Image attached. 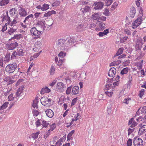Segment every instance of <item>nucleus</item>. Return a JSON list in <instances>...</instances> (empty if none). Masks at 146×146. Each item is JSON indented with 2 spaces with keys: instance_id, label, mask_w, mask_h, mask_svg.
<instances>
[{
  "instance_id": "nucleus-1",
  "label": "nucleus",
  "mask_w": 146,
  "mask_h": 146,
  "mask_svg": "<svg viewBox=\"0 0 146 146\" xmlns=\"http://www.w3.org/2000/svg\"><path fill=\"white\" fill-rule=\"evenodd\" d=\"M143 10L141 8H140L139 13V16L138 17L137 19H136L132 24V27L133 29L136 28L138 26H139L142 22V16L143 15L142 14Z\"/></svg>"
},
{
  "instance_id": "nucleus-2",
  "label": "nucleus",
  "mask_w": 146,
  "mask_h": 146,
  "mask_svg": "<svg viewBox=\"0 0 146 146\" xmlns=\"http://www.w3.org/2000/svg\"><path fill=\"white\" fill-rule=\"evenodd\" d=\"M6 20L8 21V23L9 25H10L11 26H13V25L17 23L19 21L18 19L15 18L13 19V20L12 22H11L10 17L8 15V11L6 12V15L4 16L3 17L2 21H3Z\"/></svg>"
},
{
  "instance_id": "nucleus-3",
  "label": "nucleus",
  "mask_w": 146,
  "mask_h": 146,
  "mask_svg": "<svg viewBox=\"0 0 146 146\" xmlns=\"http://www.w3.org/2000/svg\"><path fill=\"white\" fill-rule=\"evenodd\" d=\"M42 31L38 30L35 27L32 28L30 30V33L35 39L38 38L39 36L42 33Z\"/></svg>"
},
{
  "instance_id": "nucleus-4",
  "label": "nucleus",
  "mask_w": 146,
  "mask_h": 146,
  "mask_svg": "<svg viewBox=\"0 0 146 146\" xmlns=\"http://www.w3.org/2000/svg\"><path fill=\"white\" fill-rule=\"evenodd\" d=\"M17 66L15 63L9 64L6 67L5 71L9 73H13L17 68Z\"/></svg>"
},
{
  "instance_id": "nucleus-5",
  "label": "nucleus",
  "mask_w": 146,
  "mask_h": 146,
  "mask_svg": "<svg viewBox=\"0 0 146 146\" xmlns=\"http://www.w3.org/2000/svg\"><path fill=\"white\" fill-rule=\"evenodd\" d=\"M52 99L47 97H43L40 99V102L42 105L45 106H51Z\"/></svg>"
},
{
  "instance_id": "nucleus-6",
  "label": "nucleus",
  "mask_w": 146,
  "mask_h": 146,
  "mask_svg": "<svg viewBox=\"0 0 146 146\" xmlns=\"http://www.w3.org/2000/svg\"><path fill=\"white\" fill-rule=\"evenodd\" d=\"M133 143L134 146H142L143 145V141L138 137L134 138Z\"/></svg>"
},
{
  "instance_id": "nucleus-7",
  "label": "nucleus",
  "mask_w": 146,
  "mask_h": 146,
  "mask_svg": "<svg viewBox=\"0 0 146 146\" xmlns=\"http://www.w3.org/2000/svg\"><path fill=\"white\" fill-rule=\"evenodd\" d=\"M66 40L64 39H60L58 40L57 44L62 50L64 49Z\"/></svg>"
},
{
  "instance_id": "nucleus-8",
  "label": "nucleus",
  "mask_w": 146,
  "mask_h": 146,
  "mask_svg": "<svg viewBox=\"0 0 146 146\" xmlns=\"http://www.w3.org/2000/svg\"><path fill=\"white\" fill-rule=\"evenodd\" d=\"M138 126L139 127L138 131L139 134L141 135L146 131V125H143L142 124L140 123L139 124Z\"/></svg>"
},
{
  "instance_id": "nucleus-9",
  "label": "nucleus",
  "mask_w": 146,
  "mask_h": 146,
  "mask_svg": "<svg viewBox=\"0 0 146 146\" xmlns=\"http://www.w3.org/2000/svg\"><path fill=\"white\" fill-rule=\"evenodd\" d=\"M19 13L21 17H25L27 15L26 9L22 7H20L19 8Z\"/></svg>"
},
{
  "instance_id": "nucleus-10",
  "label": "nucleus",
  "mask_w": 146,
  "mask_h": 146,
  "mask_svg": "<svg viewBox=\"0 0 146 146\" xmlns=\"http://www.w3.org/2000/svg\"><path fill=\"white\" fill-rule=\"evenodd\" d=\"M104 3L102 2H95L94 5L95 6L94 9L95 10L100 9L102 8L104 6Z\"/></svg>"
},
{
  "instance_id": "nucleus-11",
  "label": "nucleus",
  "mask_w": 146,
  "mask_h": 146,
  "mask_svg": "<svg viewBox=\"0 0 146 146\" xmlns=\"http://www.w3.org/2000/svg\"><path fill=\"white\" fill-rule=\"evenodd\" d=\"M99 22L98 26L96 29V31H103L106 29L105 24L102 22Z\"/></svg>"
},
{
  "instance_id": "nucleus-12",
  "label": "nucleus",
  "mask_w": 146,
  "mask_h": 146,
  "mask_svg": "<svg viewBox=\"0 0 146 146\" xmlns=\"http://www.w3.org/2000/svg\"><path fill=\"white\" fill-rule=\"evenodd\" d=\"M24 86H21L17 90V92L16 93V97L17 98H19V97L22 96L21 94L23 92V90L24 89Z\"/></svg>"
},
{
  "instance_id": "nucleus-13",
  "label": "nucleus",
  "mask_w": 146,
  "mask_h": 146,
  "mask_svg": "<svg viewBox=\"0 0 146 146\" xmlns=\"http://www.w3.org/2000/svg\"><path fill=\"white\" fill-rule=\"evenodd\" d=\"M116 69L114 67L111 68L109 70L108 73V75L110 77H113L116 73Z\"/></svg>"
},
{
  "instance_id": "nucleus-14",
  "label": "nucleus",
  "mask_w": 146,
  "mask_h": 146,
  "mask_svg": "<svg viewBox=\"0 0 146 146\" xmlns=\"http://www.w3.org/2000/svg\"><path fill=\"white\" fill-rule=\"evenodd\" d=\"M8 99L9 101H11L12 100L17 101L18 100V98H17L16 97V95L14 94L11 93L10 94L8 97Z\"/></svg>"
},
{
  "instance_id": "nucleus-15",
  "label": "nucleus",
  "mask_w": 146,
  "mask_h": 146,
  "mask_svg": "<svg viewBox=\"0 0 146 146\" xmlns=\"http://www.w3.org/2000/svg\"><path fill=\"white\" fill-rule=\"evenodd\" d=\"M79 92V87L77 86H74L72 89V94L73 95L78 94Z\"/></svg>"
},
{
  "instance_id": "nucleus-16",
  "label": "nucleus",
  "mask_w": 146,
  "mask_h": 146,
  "mask_svg": "<svg viewBox=\"0 0 146 146\" xmlns=\"http://www.w3.org/2000/svg\"><path fill=\"white\" fill-rule=\"evenodd\" d=\"M135 13L136 10L135 8L133 7H132L130 11V17H131V19L134 18Z\"/></svg>"
},
{
  "instance_id": "nucleus-17",
  "label": "nucleus",
  "mask_w": 146,
  "mask_h": 146,
  "mask_svg": "<svg viewBox=\"0 0 146 146\" xmlns=\"http://www.w3.org/2000/svg\"><path fill=\"white\" fill-rule=\"evenodd\" d=\"M46 114L49 117H52L54 115V112L51 109H49L45 111Z\"/></svg>"
},
{
  "instance_id": "nucleus-18",
  "label": "nucleus",
  "mask_w": 146,
  "mask_h": 146,
  "mask_svg": "<svg viewBox=\"0 0 146 146\" xmlns=\"http://www.w3.org/2000/svg\"><path fill=\"white\" fill-rule=\"evenodd\" d=\"M50 91V89L48 88L47 87H46L42 89L40 91V94H43L45 93H48Z\"/></svg>"
},
{
  "instance_id": "nucleus-19",
  "label": "nucleus",
  "mask_w": 146,
  "mask_h": 146,
  "mask_svg": "<svg viewBox=\"0 0 146 146\" xmlns=\"http://www.w3.org/2000/svg\"><path fill=\"white\" fill-rule=\"evenodd\" d=\"M100 15L99 13H96L92 15V17L94 19L99 21Z\"/></svg>"
},
{
  "instance_id": "nucleus-20",
  "label": "nucleus",
  "mask_w": 146,
  "mask_h": 146,
  "mask_svg": "<svg viewBox=\"0 0 146 146\" xmlns=\"http://www.w3.org/2000/svg\"><path fill=\"white\" fill-rule=\"evenodd\" d=\"M109 33L108 29H107L105 30L103 32H100L97 35L100 37H102L107 35Z\"/></svg>"
},
{
  "instance_id": "nucleus-21",
  "label": "nucleus",
  "mask_w": 146,
  "mask_h": 146,
  "mask_svg": "<svg viewBox=\"0 0 146 146\" xmlns=\"http://www.w3.org/2000/svg\"><path fill=\"white\" fill-rule=\"evenodd\" d=\"M18 45V43L16 42H14V43H11L10 46V49L8 50V51H9L11 50H13Z\"/></svg>"
},
{
  "instance_id": "nucleus-22",
  "label": "nucleus",
  "mask_w": 146,
  "mask_h": 146,
  "mask_svg": "<svg viewBox=\"0 0 146 146\" xmlns=\"http://www.w3.org/2000/svg\"><path fill=\"white\" fill-rule=\"evenodd\" d=\"M10 53L9 51H8L7 53L4 58V61L6 62H8L10 60Z\"/></svg>"
},
{
  "instance_id": "nucleus-23",
  "label": "nucleus",
  "mask_w": 146,
  "mask_h": 146,
  "mask_svg": "<svg viewBox=\"0 0 146 146\" xmlns=\"http://www.w3.org/2000/svg\"><path fill=\"white\" fill-rule=\"evenodd\" d=\"M17 28L13 26L12 28H11L9 30H8V33L10 35H12L13 33L16 31Z\"/></svg>"
},
{
  "instance_id": "nucleus-24",
  "label": "nucleus",
  "mask_w": 146,
  "mask_h": 146,
  "mask_svg": "<svg viewBox=\"0 0 146 146\" xmlns=\"http://www.w3.org/2000/svg\"><path fill=\"white\" fill-rule=\"evenodd\" d=\"M64 141V138H61L60 139L58 140L56 143L55 146H61L62 144V143Z\"/></svg>"
},
{
  "instance_id": "nucleus-25",
  "label": "nucleus",
  "mask_w": 146,
  "mask_h": 146,
  "mask_svg": "<svg viewBox=\"0 0 146 146\" xmlns=\"http://www.w3.org/2000/svg\"><path fill=\"white\" fill-rule=\"evenodd\" d=\"M38 27H41V30H44V28L45 27V26L43 22L42 21H40L38 23Z\"/></svg>"
},
{
  "instance_id": "nucleus-26",
  "label": "nucleus",
  "mask_w": 146,
  "mask_h": 146,
  "mask_svg": "<svg viewBox=\"0 0 146 146\" xmlns=\"http://www.w3.org/2000/svg\"><path fill=\"white\" fill-rule=\"evenodd\" d=\"M9 0H1L0 1V5L3 6L8 3Z\"/></svg>"
},
{
  "instance_id": "nucleus-27",
  "label": "nucleus",
  "mask_w": 146,
  "mask_h": 146,
  "mask_svg": "<svg viewBox=\"0 0 146 146\" xmlns=\"http://www.w3.org/2000/svg\"><path fill=\"white\" fill-rule=\"evenodd\" d=\"M12 89V88L11 86L9 88L8 90H7V91L5 92H4V95L5 96H7L8 95H9L10 94V92L11 91Z\"/></svg>"
},
{
  "instance_id": "nucleus-28",
  "label": "nucleus",
  "mask_w": 146,
  "mask_h": 146,
  "mask_svg": "<svg viewBox=\"0 0 146 146\" xmlns=\"http://www.w3.org/2000/svg\"><path fill=\"white\" fill-rule=\"evenodd\" d=\"M17 11V9L15 8H12L10 9L9 11L10 15L11 16H13L15 14Z\"/></svg>"
},
{
  "instance_id": "nucleus-29",
  "label": "nucleus",
  "mask_w": 146,
  "mask_h": 146,
  "mask_svg": "<svg viewBox=\"0 0 146 146\" xmlns=\"http://www.w3.org/2000/svg\"><path fill=\"white\" fill-rule=\"evenodd\" d=\"M113 88L112 84H106L105 89V90H109L110 89H111L112 90H113L112 89Z\"/></svg>"
},
{
  "instance_id": "nucleus-30",
  "label": "nucleus",
  "mask_w": 146,
  "mask_h": 146,
  "mask_svg": "<svg viewBox=\"0 0 146 146\" xmlns=\"http://www.w3.org/2000/svg\"><path fill=\"white\" fill-rule=\"evenodd\" d=\"M129 71V69L127 67L125 68L121 71L120 73L122 75L126 74Z\"/></svg>"
},
{
  "instance_id": "nucleus-31",
  "label": "nucleus",
  "mask_w": 146,
  "mask_h": 146,
  "mask_svg": "<svg viewBox=\"0 0 146 146\" xmlns=\"http://www.w3.org/2000/svg\"><path fill=\"white\" fill-rule=\"evenodd\" d=\"M90 10V7L88 6H86L83 9H81L80 11H82L83 13L85 12H88Z\"/></svg>"
},
{
  "instance_id": "nucleus-32",
  "label": "nucleus",
  "mask_w": 146,
  "mask_h": 146,
  "mask_svg": "<svg viewBox=\"0 0 146 146\" xmlns=\"http://www.w3.org/2000/svg\"><path fill=\"white\" fill-rule=\"evenodd\" d=\"M123 48L122 47L119 48L117 51V53H116L115 55L114 56V57L115 56H117L118 55L122 54L123 53Z\"/></svg>"
},
{
  "instance_id": "nucleus-33",
  "label": "nucleus",
  "mask_w": 146,
  "mask_h": 146,
  "mask_svg": "<svg viewBox=\"0 0 146 146\" xmlns=\"http://www.w3.org/2000/svg\"><path fill=\"white\" fill-rule=\"evenodd\" d=\"M8 104L9 103L8 102L4 103L1 106L0 110L1 111L2 110H3L4 109H5L7 106Z\"/></svg>"
},
{
  "instance_id": "nucleus-34",
  "label": "nucleus",
  "mask_w": 146,
  "mask_h": 146,
  "mask_svg": "<svg viewBox=\"0 0 146 146\" xmlns=\"http://www.w3.org/2000/svg\"><path fill=\"white\" fill-rule=\"evenodd\" d=\"M33 106L34 108H36V109L38 108L37 106V99L36 98L33 101Z\"/></svg>"
},
{
  "instance_id": "nucleus-35",
  "label": "nucleus",
  "mask_w": 146,
  "mask_h": 146,
  "mask_svg": "<svg viewBox=\"0 0 146 146\" xmlns=\"http://www.w3.org/2000/svg\"><path fill=\"white\" fill-rule=\"evenodd\" d=\"M143 60L137 63V67L139 70L141 69L142 68Z\"/></svg>"
},
{
  "instance_id": "nucleus-36",
  "label": "nucleus",
  "mask_w": 146,
  "mask_h": 146,
  "mask_svg": "<svg viewBox=\"0 0 146 146\" xmlns=\"http://www.w3.org/2000/svg\"><path fill=\"white\" fill-rule=\"evenodd\" d=\"M42 6L43 11H46L49 9V5L48 4L44 3L42 5Z\"/></svg>"
},
{
  "instance_id": "nucleus-37",
  "label": "nucleus",
  "mask_w": 146,
  "mask_h": 146,
  "mask_svg": "<svg viewBox=\"0 0 146 146\" xmlns=\"http://www.w3.org/2000/svg\"><path fill=\"white\" fill-rule=\"evenodd\" d=\"M41 125L43 127H47L48 125H50L47 121L44 120L42 121Z\"/></svg>"
},
{
  "instance_id": "nucleus-38",
  "label": "nucleus",
  "mask_w": 146,
  "mask_h": 146,
  "mask_svg": "<svg viewBox=\"0 0 146 146\" xmlns=\"http://www.w3.org/2000/svg\"><path fill=\"white\" fill-rule=\"evenodd\" d=\"M17 54L18 55L23 56V50L21 48H20L18 50V51L17 52Z\"/></svg>"
},
{
  "instance_id": "nucleus-39",
  "label": "nucleus",
  "mask_w": 146,
  "mask_h": 146,
  "mask_svg": "<svg viewBox=\"0 0 146 146\" xmlns=\"http://www.w3.org/2000/svg\"><path fill=\"white\" fill-rule=\"evenodd\" d=\"M60 3V1H56L52 4V7H57L59 6Z\"/></svg>"
},
{
  "instance_id": "nucleus-40",
  "label": "nucleus",
  "mask_w": 146,
  "mask_h": 146,
  "mask_svg": "<svg viewBox=\"0 0 146 146\" xmlns=\"http://www.w3.org/2000/svg\"><path fill=\"white\" fill-rule=\"evenodd\" d=\"M57 86L58 88H64V84L62 82H59L57 83Z\"/></svg>"
},
{
  "instance_id": "nucleus-41",
  "label": "nucleus",
  "mask_w": 146,
  "mask_h": 146,
  "mask_svg": "<svg viewBox=\"0 0 146 146\" xmlns=\"http://www.w3.org/2000/svg\"><path fill=\"white\" fill-rule=\"evenodd\" d=\"M39 133V132H38L36 133H33L32 135V136L33 138L34 139H36L38 138V135Z\"/></svg>"
},
{
  "instance_id": "nucleus-42",
  "label": "nucleus",
  "mask_w": 146,
  "mask_h": 146,
  "mask_svg": "<svg viewBox=\"0 0 146 146\" xmlns=\"http://www.w3.org/2000/svg\"><path fill=\"white\" fill-rule=\"evenodd\" d=\"M55 72V68L54 66H52L50 69V74L51 75H53Z\"/></svg>"
},
{
  "instance_id": "nucleus-43",
  "label": "nucleus",
  "mask_w": 146,
  "mask_h": 146,
  "mask_svg": "<svg viewBox=\"0 0 146 146\" xmlns=\"http://www.w3.org/2000/svg\"><path fill=\"white\" fill-rule=\"evenodd\" d=\"M105 1L107 6L110 5L112 2V0H105Z\"/></svg>"
},
{
  "instance_id": "nucleus-44",
  "label": "nucleus",
  "mask_w": 146,
  "mask_h": 146,
  "mask_svg": "<svg viewBox=\"0 0 146 146\" xmlns=\"http://www.w3.org/2000/svg\"><path fill=\"white\" fill-rule=\"evenodd\" d=\"M66 55V53H64L62 51H61L58 54V56L61 58H64V57Z\"/></svg>"
},
{
  "instance_id": "nucleus-45",
  "label": "nucleus",
  "mask_w": 146,
  "mask_h": 146,
  "mask_svg": "<svg viewBox=\"0 0 146 146\" xmlns=\"http://www.w3.org/2000/svg\"><path fill=\"white\" fill-rule=\"evenodd\" d=\"M17 55V52H16V51L13 52L11 56V59L12 60L14 59Z\"/></svg>"
},
{
  "instance_id": "nucleus-46",
  "label": "nucleus",
  "mask_w": 146,
  "mask_h": 146,
  "mask_svg": "<svg viewBox=\"0 0 146 146\" xmlns=\"http://www.w3.org/2000/svg\"><path fill=\"white\" fill-rule=\"evenodd\" d=\"M74 131H75L74 130H72L68 134L67 137L68 139H70L71 136L74 133Z\"/></svg>"
},
{
  "instance_id": "nucleus-47",
  "label": "nucleus",
  "mask_w": 146,
  "mask_h": 146,
  "mask_svg": "<svg viewBox=\"0 0 146 146\" xmlns=\"http://www.w3.org/2000/svg\"><path fill=\"white\" fill-rule=\"evenodd\" d=\"M33 113L34 116H37L39 114V112L36 110H33Z\"/></svg>"
},
{
  "instance_id": "nucleus-48",
  "label": "nucleus",
  "mask_w": 146,
  "mask_h": 146,
  "mask_svg": "<svg viewBox=\"0 0 146 146\" xmlns=\"http://www.w3.org/2000/svg\"><path fill=\"white\" fill-rule=\"evenodd\" d=\"M113 93L112 92L106 91L105 92V94L109 97L112 96Z\"/></svg>"
},
{
  "instance_id": "nucleus-49",
  "label": "nucleus",
  "mask_w": 146,
  "mask_h": 146,
  "mask_svg": "<svg viewBox=\"0 0 146 146\" xmlns=\"http://www.w3.org/2000/svg\"><path fill=\"white\" fill-rule=\"evenodd\" d=\"M134 131V128L131 129L129 128L128 130V136H129V135L132 132H133Z\"/></svg>"
},
{
  "instance_id": "nucleus-50",
  "label": "nucleus",
  "mask_w": 146,
  "mask_h": 146,
  "mask_svg": "<svg viewBox=\"0 0 146 146\" xmlns=\"http://www.w3.org/2000/svg\"><path fill=\"white\" fill-rule=\"evenodd\" d=\"M72 86L68 87L66 90V94L67 95L70 94L71 92Z\"/></svg>"
},
{
  "instance_id": "nucleus-51",
  "label": "nucleus",
  "mask_w": 146,
  "mask_h": 146,
  "mask_svg": "<svg viewBox=\"0 0 146 146\" xmlns=\"http://www.w3.org/2000/svg\"><path fill=\"white\" fill-rule=\"evenodd\" d=\"M132 140L130 139H129L127 142V146H131L132 143Z\"/></svg>"
},
{
  "instance_id": "nucleus-52",
  "label": "nucleus",
  "mask_w": 146,
  "mask_h": 146,
  "mask_svg": "<svg viewBox=\"0 0 146 146\" xmlns=\"http://www.w3.org/2000/svg\"><path fill=\"white\" fill-rule=\"evenodd\" d=\"M144 92L145 90L144 89L140 91L139 94V95L141 98V97L144 95Z\"/></svg>"
},
{
  "instance_id": "nucleus-53",
  "label": "nucleus",
  "mask_w": 146,
  "mask_h": 146,
  "mask_svg": "<svg viewBox=\"0 0 146 146\" xmlns=\"http://www.w3.org/2000/svg\"><path fill=\"white\" fill-rule=\"evenodd\" d=\"M128 38L127 36H125L122 38L120 39V41L121 43H123L125 42Z\"/></svg>"
},
{
  "instance_id": "nucleus-54",
  "label": "nucleus",
  "mask_w": 146,
  "mask_h": 146,
  "mask_svg": "<svg viewBox=\"0 0 146 146\" xmlns=\"http://www.w3.org/2000/svg\"><path fill=\"white\" fill-rule=\"evenodd\" d=\"M49 11L47 13H46L44 14L43 17H46L47 18L48 17H50L51 15Z\"/></svg>"
},
{
  "instance_id": "nucleus-55",
  "label": "nucleus",
  "mask_w": 146,
  "mask_h": 146,
  "mask_svg": "<svg viewBox=\"0 0 146 146\" xmlns=\"http://www.w3.org/2000/svg\"><path fill=\"white\" fill-rule=\"evenodd\" d=\"M106 17L104 16H100L99 21H105L106 20Z\"/></svg>"
},
{
  "instance_id": "nucleus-56",
  "label": "nucleus",
  "mask_w": 146,
  "mask_h": 146,
  "mask_svg": "<svg viewBox=\"0 0 146 146\" xmlns=\"http://www.w3.org/2000/svg\"><path fill=\"white\" fill-rule=\"evenodd\" d=\"M103 14L106 16H108L109 15V11L107 9H105L104 11L103 12Z\"/></svg>"
},
{
  "instance_id": "nucleus-57",
  "label": "nucleus",
  "mask_w": 146,
  "mask_h": 146,
  "mask_svg": "<svg viewBox=\"0 0 146 146\" xmlns=\"http://www.w3.org/2000/svg\"><path fill=\"white\" fill-rule=\"evenodd\" d=\"M140 110H141V111L142 113H146V106L143 107L142 108H141Z\"/></svg>"
},
{
  "instance_id": "nucleus-58",
  "label": "nucleus",
  "mask_w": 146,
  "mask_h": 146,
  "mask_svg": "<svg viewBox=\"0 0 146 146\" xmlns=\"http://www.w3.org/2000/svg\"><path fill=\"white\" fill-rule=\"evenodd\" d=\"M77 99V98H76L73 99L71 105V106H72L75 104V103Z\"/></svg>"
},
{
  "instance_id": "nucleus-59",
  "label": "nucleus",
  "mask_w": 146,
  "mask_h": 146,
  "mask_svg": "<svg viewBox=\"0 0 146 146\" xmlns=\"http://www.w3.org/2000/svg\"><path fill=\"white\" fill-rule=\"evenodd\" d=\"M55 124L54 123L53 124L50 126V127L49 129H50L51 131H52L55 128Z\"/></svg>"
},
{
  "instance_id": "nucleus-60",
  "label": "nucleus",
  "mask_w": 146,
  "mask_h": 146,
  "mask_svg": "<svg viewBox=\"0 0 146 146\" xmlns=\"http://www.w3.org/2000/svg\"><path fill=\"white\" fill-rule=\"evenodd\" d=\"M15 82V81L13 80H10L9 81L8 83L7 84V86L9 88L10 87V86L11 84H12L13 83Z\"/></svg>"
},
{
  "instance_id": "nucleus-61",
  "label": "nucleus",
  "mask_w": 146,
  "mask_h": 146,
  "mask_svg": "<svg viewBox=\"0 0 146 146\" xmlns=\"http://www.w3.org/2000/svg\"><path fill=\"white\" fill-rule=\"evenodd\" d=\"M129 63V60H127L123 63V65L124 66H127L128 65Z\"/></svg>"
},
{
  "instance_id": "nucleus-62",
  "label": "nucleus",
  "mask_w": 146,
  "mask_h": 146,
  "mask_svg": "<svg viewBox=\"0 0 146 146\" xmlns=\"http://www.w3.org/2000/svg\"><path fill=\"white\" fill-rule=\"evenodd\" d=\"M137 124V123L134 121H133V122L132 123V124L130 126V127L132 128L134 127Z\"/></svg>"
},
{
  "instance_id": "nucleus-63",
  "label": "nucleus",
  "mask_w": 146,
  "mask_h": 146,
  "mask_svg": "<svg viewBox=\"0 0 146 146\" xmlns=\"http://www.w3.org/2000/svg\"><path fill=\"white\" fill-rule=\"evenodd\" d=\"M33 17V14H30L28 16H27L25 18V20H27L28 21L29 18H32Z\"/></svg>"
},
{
  "instance_id": "nucleus-64",
  "label": "nucleus",
  "mask_w": 146,
  "mask_h": 146,
  "mask_svg": "<svg viewBox=\"0 0 146 146\" xmlns=\"http://www.w3.org/2000/svg\"><path fill=\"white\" fill-rule=\"evenodd\" d=\"M81 117V116L79 113H77V116L76 117H75V121H76L78 119H79Z\"/></svg>"
}]
</instances>
